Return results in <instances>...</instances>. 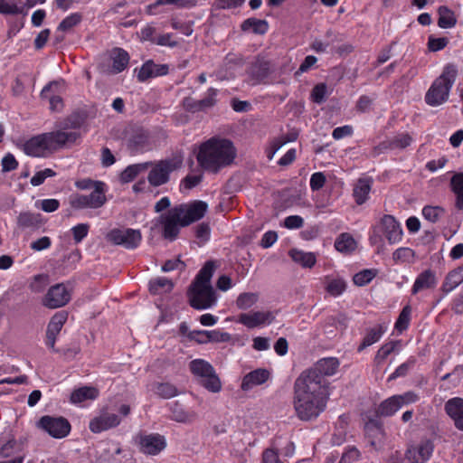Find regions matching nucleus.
I'll use <instances>...</instances> for the list:
<instances>
[{"label":"nucleus","instance_id":"nucleus-1","mask_svg":"<svg viewBox=\"0 0 463 463\" xmlns=\"http://www.w3.org/2000/svg\"><path fill=\"white\" fill-rule=\"evenodd\" d=\"M329 398L328 389L314 380L298 376L294 383L293 407L297 417L312 421L326 410Z\"/></svg>","mask_w":463,"mask_h":463},{"label":"nucleus","instance_id":"nucleus-2","mask_svg":"<svg viewBox=\"0 0 463 463\" xmlns=\"http://www.w3.org/2000/svg\"><path fill=\"white\" fill-rule=\"evenodd\" d=\"M203 218V201L194 200L171 208L161 215L163 236L174 241L177 238L180 228L186 227Z\"/></svg>","mask_w":463,"mask_h":463},{"label":"nucleus","instance_id":"nucleus-3","mask_svg":"<svg viewBox=\"0 0 463 463\" xmlns=\"http://www.w3.org/2000/svg\"><path fill=\"white\" fill-rule=\"evenodd\" d=\"M82 122L83 120L80 115H70L57 123V131L34 136L24 145H67L76 143L80 137L79 129Z\"/></svg>","mask_w":463,"mask_h":463},{"label":"nucleus","instance_id":"nucleus-4","mask_svg":"<svg viewBox=\"0 0 463 463\" xmlns=\"http://www.w3.org/2000/svg\"><path fill=\"white\" fill-rule=\"evenodd\" d=\"M458 75V70L454 64H447L442 73L432 82L425 94V101L428 105L435 107L441 105L449 99V94Z\"/></svg>","mask_w":463,"mask_h":463},{"label":"nucleus","instance_id":"nucleus-5","mask_svg":"<svg viewBox=\"0 0 463 463\" xmlns=\"http://www.w3.org/2000/svg\"><path fill=\"white\" fill-rule=\"evenodd\" d=\"M236 156L234 146H204V171L217 173Z\"/></svg>","mask_w":463,"mask_h":463},{"label":"nucleus","instance_id":"nucleus-6","mask_svg":"<svg viewBox=\"0 0 463 463\" xmlns=\"http://www.w3.org/2000/svg\"><path fill=\"white\" fill-rule=\"evenodd\" d=\"M183 156L175 154L172 157L158 161L150 170L147 180L152 186L157 187L169 181L170 174L183 165Z\"/></svg>","mask_w":463,"mask_h":463},{"label":"nucleus","instance_id":"nucleus-7","mask_svg":"<svg viewBox=\"0 0 463 463\" xmlns=\"http://www.w3.org/2000/svg\"><path fill=\"white\" fill-rule=\"evenodd\" d=\"M90 194H73L70 196V205L74 210L99 209L107 203L106 183H99Z\"/></svg>","mask_w":463,"mask_h":463},{"label":"nucleus","instance_id":"nucleus-8","mask_svg":"<svg viewBox=\"0 0 463 463\" xmlns=\"http://www.w3.org/2000/svg\"><path fill=\"white\" fill-rule=\"evenodd\" d=\"M338 366L339 362L336 358H324L319 360L314 367L302 372L299 376L306 380H314L323 385L325 389H328V382L325 377L335 374Z\"/></svg>","mask_w":463,"mask_h":463},{"label":"nucleus","instance_id":"nucleus-9","mask_svg":"<svg viewBox=\"0 0 463 463\" xmlns=\"http://www.w3.org/2000/svg\"><path fill=\"white\" fill-rule=\"evenodd\" d=\"M107 241L118 246H121L127 250L137 249L142 241V235L139 230L131 228L110 230L107 236Z\"/></svg>","mask_w":463,"mask_h":463},{"label":"nucleus","instance_id":"nucleus-10","mask_svg":"<svg viewBox=\"0 0 463 463\" xmlns=\"http://www.w3.org/2000/svg\"><path fill=\"white\" fill-rule=\"evenodd\" d=\"M135 443L139 452L147 456H156L166 448V439L159 433H138Z\"/></svg>","mask_w":463,"mask_h":463},{"label":"nucleus","instance_id":"nucleus-11","mask_svg":"<svg viewBox=\"0 0 463 463\" xmlns=\"http://www.w3.org/2000/svg\"><path fill=\"white\" fill-rule=\"evenodd\" d=\"M419 400V396L414 392H406L403 394L393 395L379 405L376 413L380 416H392L403 405L414 403Z\"/></svg>","mask_w":463,"mask_h":463},{"label":"nucleus","instance_id":"nucleus-12","mask_svg":"<svg viewBox=\"0 0 463 463\" xmlns=\"http://www.w3.org/2000/svg\"><path fill=\"white\" fill-rule=\"evenodd\" d=\"M37 426L55 439H62L71 431V424L63 417L44 415L39 420Z\"/></svg>","mask_w":463,"mask_h":463},{"label":"nucleus","instance_id":"nucleus-13","mask_svg":"<svg viewBox=\"0 0 463 463\" xmlns=\"http://www.w3.org/2000/svg\"><path fill=\"white\" fill-rule=\"evenodd\" d=\"M121 417L118 414L110 412L108 406L100 410L99 415L93 418L89 424V428L93 433H100L119 426Z\"/></svg>","mask_w":463,"mask_h":463},{"label":"nucleus","instance_id":"nucleus-14","mask_svg":"<svg viewBox=\"0 0 463 463\" xmlns=\"http://www.w3.org/2000/svg\"><path fill=\"white\" fill-rule=\"evenodd\" d=\"M68 319V312L61 310L56 312L48 323L44 344L52 352H57L55 349V343L57 336L61 331L64 324Z\"/></svg>","mask_w":463,"mask_h":463},{"label":"nucleus","instance_id":"nucleus-15","mask_svg":"<svg viewBox=\"0 0 463 463\" xmlns=\"http://www.w3.org/2000/svg\"><path fill=\"white\" fill-rule=\"evenodd\" d=\"M71 300V293L63 284L52 286L43 298V305L48 308L64 307Z\"/></svg>","mask_w":463,"mask_h":463},{"label":"nucleus","instance_id":"nucleus-16","mask_svg":"<svg viewBox=\"0 0 463 463\" xmlns=\"http://www.w3.org/2000/svg\"><path fill=\"white\" fill-rule=\"evenodd\" d=\"M270 72V63L261 57H257L247 69V82L257 85L264 81Z\"/></svg>","mask_w":463,"mask_h":463},{"label":"nucleus","instance_id":"nucleus-17","mask_svg":"<svg viewBox=\"0 0 463 463\" xmlns=\"http://www.w3.org/2000/svg\"><path fill=\"white\" fill-rule=\"evenodd\" d=\"M434 450V445L430 439L421 440L418 445L407 449L406 457L411 463H425Z\"/></svg>","mask_w":463,"mask_h":463},{"label":"nucleus","instance_id":"nucleus-18","mask_svg":"<svg viewBox=\"0 0 463 463\" xmlns=\"http://www.w3.org/2000/svg\"><path fill=\"white\" fill-rule=\"evenodd\" d=\"M274 319L275 315L271 311H256L241 314L238 322L249 328H254L264 324H270Z\"/></svg>","mask_w":463,"mask_h":463},{"label":"nucleus","instance_id":"nucleus-19","mask_svg":"<svg viewBox=\"0 0 463 463\" xmlns=\"http://www.w3.org/2000/svg\"><path fill=\"white\" fill-rule=\"evenodd\" d=\"M364 432L371 447L376 450L383 447L385 433L381 422L376 420H369L364 425Z\"/></svg>","mask_w":463,"mask_h":463},{"label":"nucleus","instance_id":"nucleus-20","mask_svg":"<svg viewBox=\"0 0 463 463\" xmlns=\"http://www.w3.org/2000/svg\"><path fill=\"white\" fill-rule=\"evenodd\" d=\"M187 298L190 306L195 309H203V268H201L194 280L187 290Z\"/></svg>","mask_w":463,"mask_h":463},{"label":"nucleus","instance_id":"nucleus-21","mask_svg":"<svg viewBox=\"0 0 463 463\" xmlns=\"http://www.w3.org/2000/svg\"><path fill=\"white\" fill-rule=\"evenodd\" d=\"M382 226L383 233L390 243H397L402 240V229L393 216L384 215L382 219Z\"/></svg>","mask_w":463,"mask_h":463},{"label":"nucleus","instance_id":"nucleus-22","mask_svg":"<svg viewBox=\"0 0 463 463\" xmlns=\"http://www.w3.org/2000/svg\"><path fill=\"white\" fill-rule=\"evenodd\" d=\"M168 73V66L165 64H156L152 60L146 61L140 68L137 73V80L145 82L147 80Z\"/></svg>","mask_w":463,"mask_h":463},{"label":"nucleus","instance_id":"nucleus-23","mask_svg":"<svg viewBox=\"0 0 463 463\" xmlns=\"http://www.w3.org/2000/svg\"><path fill=\"white\" fill-rule=\"evenodd\" d=\"M445 411L454 420L455 426L463 430V399L459 397L449 399L445 403Z\"/></svg>","mask_w":463,"mask_h":463},{"label":"nucleus","instance_id":"nucleus-24","mask_svg":"<svg viewBox=\"0 0 463 463\" xmlns=\"http://www.w3.org/2000/svg\"><path fill=\"white\" fill-rule=\"evenodd\" d=\"M436 284L437 279L435 273L430 269H426L416 278L411 288V293L415 295L421 290L433 288L436 287Z\"/></svg>","mask_w":463,"mask_h":463},{"label":"nucleus","instance_id":"nucleus-25","mask_svg":"<svg viewBox=\"0 0 463 463\" xmlns=\"http://www.w3.org/2000/svg\"><path fill=\"white\" fill-rule=\"evenodd\" d=\"M269 377V373L266 369H257L247 373L242 380L241 389L248 391L253 386L264 383Z\"/></svg>","mask_w":463,"mask_h":463},{"label":"nucleus","instance_id":"nucleus-26","mask_svg":"<svg viewBox=\"0 0 463 463\" xmlns=\"http://www.w3.org/2000/svg\"><path fill=\"white\" fill-rule=\"evenodd\" d=\"M222 384L212 364L204 361V389L217 393L222 390Z\"/></svg>","mask_w":463,"mask_h":463},{"label":"nucleus","instance_id":"nucleus-27","mask_svg":"<svg viewBox=\"0 0 463 463\" xmlns=\"http://www.w3.org/2000/svg\"><path fill=\"white\" fill-rule=\"evenodd\" d=\"M110 59L112 60L111 72L113 74L123 71L128 65L129 55L122 48H114L110 52Z\"/></svg>","mask_w":463,"mask_h":463},{"label":"nucleus","instance_id":"nucleus-28","mask_svg":"<svg viewBox=\"0 0 463 463\" xmlns=\"http://www.w3.org/2000/svg\"><path fill=\"white\" fill-rule=\"evenodd\" d=\"M99 390L92 386H82L73 390L71 393L70 402L72 404H80L85 401L96 400L99 397Z\"/></svg>","mask_w":463,"mask_h":463},{"label":"nucleus","instance_id":"nucleus-29","mask_svg":"<svg viewBox=\"0 0 463 463\" xmlns=\"http://www.w3.org/2000/svg\"><path fill=\"white\" fill-rule=\"evenodd\" d=\"M372 184L373 179L370 177L360 178L357 180L353 191V196L357 204L361 205L366 202L371 191Z\"/></svg>","mask_w":463,"mask_h":463},{"label":"nucleus","instance_id":"nucleus-30","mask_svg":"<svg viewBox=\"0 0 463 463\" xmlns=\"http://www.w3.org/2000/svg\"><path fill=\"white\" fill-rule=\"evenodd\" d=\"M150 165L151 163L149 162L129 165L120 173V183L128 184L132 182L139 174L146 172Z\"/></svg>","mask_w":463,"mask_h":463},{"label":"nucleus","instance_id":"nucleus-31","mask_svg":"<svg viewBox=\"0 0 463 463\" xmlns=\"http://www.w3.org/2000/svg\"><path fill=\"white\" fill-rule=\"evenodd\" d=\"M174 282L165 277H158L149 281L148 288L152 295L169 293L174 288Z\"/></svg>","mask_w":463,"mask_h":463},{"label":"nucleus","instance_id":"nucleus-32","mask_svg":"<svg viewBox=\"0 0 463 463\" xmlns=\"http://www.w3.org/2000/svg\"><path fill=\"white\" fill-rule=\"evenodd\" d=\"M463 282V265L450 271L445 278L441 290L449 293Z\"/></svg>","mask_w":463,"mask_h":463},{"label":"nucleus","instance_id":"nucleus-33","mask_svg":"<svg viewBox=\"0 0 463 463\" xmlns=\"http://www.w3.org/2000/svg\"><path fill=\"white\" fill-rule=\"evenodd\" d=\"M289 256L296 263L303 268H312L316 264V255L313 252H305L298 249H292L288 252Z\"/></svg>","mask_w":463,"mask_h":463},{"label":"nucleus","instance_id":"nucleus-34","mask_svg":"<svg viewBox=\"0 0 463 463\" xmlns=\"http://www.w3.org/2000/svg\"><path fill=\"white\" fill-rule=\"evenodd\" d=\"M243 32L251 30L255 34H265L269 30V24L266 20L248 18L241 24Z\"/></svg>","mask_w":463,"mask_h":463},{"label":"nucleus","instance_id":"nucleus-35","mask_svg":"<svg viewBox=\"0 0 463 463\" xmlns=\"http://www.w3.org/2000/svg\"><path fill=\"white\" fill-rule=\"evenodd\" d=\"M57 86H58V82L57 81L51 82L50 84H48L47 86H45L43 88V90L41 92V96H42V98H46V99H49L50 109L52 111L59 112L63 108V100H62V99L60 96H58V95H52V96H50V92L52 91V90L54 87H57Z\"/></svg>","mask_w":463,"mask_h":463},{"label":"nucleus","instance_id":"nucleus-36","mask_svg":"<svg viewBox=\"0 0 463 463\" xmlns=\"http://www.w3.org/2000/svg\"><path fill=\"white\" fill-rule=\"evenodd\" d=\"M450 187L456 194V207L463 209V173H456L450 179Z\"/></svg>","mask_w":463,"mask_h":463},{"label":"nucleus","instance_id":"nucleus-37","mask_svg":"<svg viewBox=\"0 0 463 463\" xmlns=\"http://www.w3.org/2000/svg\"><path fill=\"white\" fill-rule=\"evenodd\" d=\"M384 332L385 327L383 325H378L373 328L368 329L362 344L358 347V351L361 352L366 347L376 343L382 337Z\"/></svg>","mask_w":463,"mask_h":463},{"label":"nucleus","instance_id":"nucleus-38","mask_svg":"<svg viewBox=\"0 0 463 463\" xmlns=\"http://www.w3.org/2000/svg\"><path fill=\"white\" fill-rule=\"evenodd\" d=\"M18 225L22 228L38 229L42 225L41 215L33 213H21L18 216Z\"/></svg>","mask_w":463,"mask_h":463},{"label":"nucleus","instance_id":"nucleus-39","mask_svg":"<svg viewBox=\"0 0 463 463\" xmlns=\"http://www.w3.org/2000/svg\"><path fill=\"white\" fill-rule=\"evenodd\" d=\"M153 392L160 398L171 399L178 395L177 388L170 383H156Z\"/></svg>","mask_w":463,"mask_h":463},{"label":"nucleus","instance_id":"nucleus-40","mask_svg":"<svg viewBox=\"0 0 463 463\" xmlns=\"http://www.w3.org/2000/svg\"><path fill=\"white\" fill-rule=\"evenodd\" d=\"M335 249L340 252L348 253L356 248L354 239L348 233H342L335 242Z\"/></svg>","mask_w":463,"mask_h":463},{"label":"nucleus","instance_id":"nucleus-41","mask_svg":"<svg viewBox=\"0 0 463 463\" xmlns=\"http://www.w3.org/2000/svg\"><path fill=\"white\" fill-rule=\"evenodd\" d=\"M438 25L440 28H451L456 24L454 13L446 6L439 8Z\"/></svg>","mask_w":463,"mask_h":463},{"label":"nucleus","instance_id":"nucleus-42","mask_svg":"<svg viewBox=\"0 0 463 463\" xmlns=\"http://www.w3.org/2000/svg\"><path fill=\"white\" fill-rule=\"evenodd\" d=\"M82 21V14L80 13H73L65 17L59 24L57 31L67 33L72 30Z\"/></svg>","mask_w":463,"mask_h":463},{"label":"nucleus","instance_id":"nucleus-43","mask_svg":"<svg viewBox=\"0 0 463 463\" xmlns=\"http://www.w3.org/2000/svg\"><path fill=\"white\" fill-rule=\"evenodd\" d=\"M445 213V210L440 206L427 205L422 209V215L430 222H437Z\"/></svg>","mask_w":463,"mask_h":463},{"label":"nucleus","instance_id":"nucleus-44","mask_svg":"<svg viewBox=\"0 0 463 463\" xmlns=\"http://www.w3.org/2000/svg\"><path fill=\"white\" fill-rule=\"evenodd\" d=\"M258 294L256 293H241L236 300V305L240 309H248L258 301Z\"/></svg>","mask_w":463,"mask_h":463},{"label":"nucleus","instance_id":"nucleus-45","mask_svg":"<svg viewBox=\"0 0 463 463\" xmlns=\"http://www.w3.org/2000/svg\"><path fill=\"white\" fill-rule=\"evenodd\" d=\"M204 343H224L231 340V335L220 330H204Z\"/></svg>","mask_w":463,"mask_h":463},{"label":"nucleus","instance_id":"nucleus-46","mask_svg":"<svg viewBox=\"0 0 463 463\" xmlns=\"http://www.w3.org/2000/svg\"><path fill=\"white\" fill-rule=\"evenodd\" d=\"M346 288V283L342 279H334L328 280L326 290L334 297L341 295Z\"/></svg>","mask_w":463,"mask_h":463},{"label":"nucleus","instance_id":"nucleus-47","mask_svg":"<svg viewBox=\"0 0 463 463\" xmlns=\"http://www.w3.org/2000/svg\"><path fill=\"white\" fill-rule=\"evenodd\" d=\"M376 276V270L374 269H364L358 273H356L354 278V283L357 286H364L371 282L373 279Z\"/></svg>","mask_w":463,"mask_h":463},{"label":"nucleus","instance_id":"nucleus-48","mask_svg":"<svg viewBox=\"0 0 463 463\" xmlns=\"http://www.w3.org/2000/svg\"><path fill=\"white\" fill-rule=\"evenodd\" d=\"M179 333L183 336H186L188 340L190 341H195L198 344L203 343L202 336H203V331L200 330H194L190 331L189 326L185 322L181 323L179 326Z\"/></svg>","mask_w":463,"mask_h":463},{"label":"nucleus","instance_id":"nucleus-49","mask_svg":"<svg viewBox=\"0 0 463 463\" xmlns=\"http://www.w3.org/2000/svg\"><path fill=\"white\" fill-rule=\"evenodd\" d=\"M411 312V307L408 305L402 308V310L401 311V313L398 317V319L395 323V328L398 331L402 332L403 330H405L408 327L409 322H410Z\"/></svg>","mask_w":463,"mask_h":463},{"label":"nucleus","instance_id":"nucleus-50","mask_svg":"<svg viewBox=\"0 0 463 463\" xmlns=\"http://www.w3.org/2000/svg\"><path fill=\"white\" fill-rule=\"evenodd\" d=\"M71 231L75 243H80L88 236L90 224L78 223L77 225L73 226Z\"/></svg>","mask_w":463,"mask_h":463},{"label":"nucleus","instance_id":"nucleus-51","mask_svg":"<svg viewBox=\"0 0 463 463\" xmlns=\"http://www.w3.org/2000/svg\"><path fill=\"white\" fill-rule=\"evenodd\" d=\"M217 301V293L211 285V282L206 283L204 279V309L210 308Z\"/></svg>","mask_w":463,"mask_h":463},{"label":"nucleus","instance_id":"nucleus-52","mask_svg":"<svg viewBox=\"0 0 463 463\" xmlns=\"http://www.w3.org/2000/svg\"><path fill=\"white\" fill-rule=\"evenodd\" d=\"M56 173L51 168H45L43 170L36 172L31 178V184L33 186H39L44 183L46 178L55 176Z\"/></svg>","mask_w":463,"mask_h":463},{"label":"nucleus","instance_id":"nucleus-53","mask_svg":"<svg viewBox=\"0 0 463 463\" xmlns=\"http://www.w3.org/2000/svg\"><path fill=\"white\" fill-rule=\"evenodd\" d=\"M57 146H23L26 155L35 157L45 156L46 153H51Z\"/></svg>","mask_w":463,"mask_h":463},{"label":"nucleus","instance_id":"nucleus-54","mask_svg":"<svg viewBox=\"0 0 463 463\" xmlns=\"http://www.w3.org/2000/svg\"><path fill=\"white\" fill-rule=\"evenodd\" d=\"M35 205L45 213H53L60 207V202L57 199H43L35 203Z\"/></svg>","mask_w":463,"mask_h":463},{"label":"nucleus","instance_id":"nucleus-55","mask_svg":"<svg viewBox=\"0 0 463 463\" xmlns=\"http://www.w3.org/2000/svg\"><path fill=\"white\" fill-rule=\"evenodd\" d=\"M397 342H389L383 345L377 352L375 355V362L381 364L383 362L389 354H391L395 349Z\"/></svg>","mask_w":463,"mask_h":463},{"label":"nucleus","instance_id":"nucleus-56","mask_svg":"<svg viewBox=\"0 0 463 463\" xmlns=\"http://www.w3.org/2000/svg\"><path fill=\"white\" fill-rule=\"evenodd\" d=\"M360 457L361 453L355 447H348L342 454L338 463H355Z\"/></svg>","mask_w":463,"mask_h":463},{"label":"nucleus","instance_id":"nucleus-57","mask_svg":"<svg viewBox=\"0 0 463 463\" xmlns=\"http://www.w3.org/2000/svg\"><path fill=\"white\" fill-rule=\"evenodd\" d=\"M171 418L178 422H184L187 420V414L183 410L181 405L177 402H172L169 404Z\"/></svg>","mask_w":463,"mask_h":463},{"label":"nucleus","instance_id":"nucleus-58","mask_svg":"<svg viewBox=\"0 0 463 463\" xmlns=\"http://www.w3.org/2000/svg\"><path fill=\"white\" fill-rule=\"evenodd\" d=\"M326 95V85L325 83H318L315 85L311 91V99L313 102L321 104Z\"/></svg>","mask_w":463,"mask_h":463},{"label":"nucleus","instance_id":"nucleus-59","mask_svg":"<svg viewBox=\"0 0 463 463\" xmlns=\"http://www.w3.org/2000/svg\"><path fill=\"white\" fill-rule=\"evenodd\" d=\"M449 43V40L446 37L434 38L430 36L428 40V48L431 52H438L444 49Z\"/></svg>","mask_w":463,"mask_h":463},{"label":"nucleus","instance_id":"nucleus-60","mask_svg":"<svg viewBox=\"0 0 463 463\" xmlns=\"http://www.w3.org/2000/svg\"><path fill=\"white\" fill-rule=\"evenodd\" d=\"M185 268V264L179 259H174V260H166L161 269L162 271L164 272H170V271H173V270H180V271H183Z\"/></svg>","mask_w":463,"mask_h":463},{"label":"nucleus","instance_id":"nucleus-61","mask_svg":"<svg viewBox=\"0 0 463 463\" xmlns=\"http://www.w3.org/2000/svg\"><path fill=\"white\" fill-rule=\"evenodd\" d=\"M414 256V252L410 248H399L393 254L392 259L395 261H409Z\"/></svg>","mask_w":463,"mask_h":463},{"label":"nucleus","instance_id":"nucleus-62","mask_svg":"<svg viewBox=\"0 0 463 463\" xmlns=\"http://www.w3.org/2000/svg\"><path fill=\"white\" fill-rule=\"evenodd\" d=\"M18 167V162L11 153L6 154L2 159V172H11Z\"/></svg>","mask_w":463,"mask_h":463},{"label":"nucleus","instance_id":"nucleus-63","mask_svg":"<svg viewBox=\"0 0 463 463\" xmlns=\"http://www.w3.org/2000/svg\"><path fill=\"white\" fill-rule=\"evenodd\" d=\"M172 33L156 34L154 43L161 46L174 47L177 45V42L173 39Z\"/></svg>","mask_w":463,"mask_h":463},{"label":"nucleus","instance_id":"nucleus-64","mask_svg":"<svg viewBox=\"0 0 463 463\" xmlns=\"http://www.w3.org/2000/svg\"><path fill=\"white\" fill-rule=\"evenodd\" d=\"M52 246V240L48 236L41 237L33 241L30 245L31 249L35 251H41L49 249Z\"/></svg>","mask_w":463,"mask_h":463}]
</instances>
